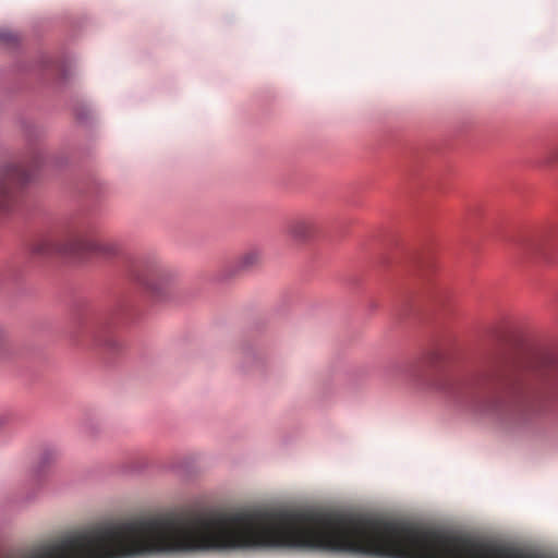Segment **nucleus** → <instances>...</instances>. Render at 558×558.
I'll list each match as a JSON object with an SVG mask.
<instances>
[{
    "label": "nucleus",
    "instance_id": "nucleus-9",
    "mask_svg": "<svg viewBox=\"0 0 558 558\" xmlns=\"http://www.w3.org/2000/svg\"><path fill=\"white\" fill-rule=\"evenodd\" d=\"M544 162L546 165H549V166H553V165H556L558 163V145L557 146H554L551 147L545 158H544Z\"/></svg>",
    "mask_w": 558,
    "mask_h": 558
},
{
    "label": "nucleus",
    "instance_id": "nucleus-10",
    "mask_svg": "<svg viewBox=\"0 0 558 558\" xmlns=\"http://www.w3.org/2000/svg\"><path fill=\"white\" fill-rule=\"evenodd\" d=\"M522 248L526 252H534L537 250V245L534 240H526L522 243Z\"/></svg>",
    "mask_w": 558,
    "mask_h": 558
},
{
    "label": "nucleus",
    "instance_id": "nucleus-3",
    "mask_svg": "<svg viewBox=\"0 0 558 558\" xmlns=\"http://www.w3.org/2000/svg\"><path fill=\"white\" fill-rule=\"evenodd\" d=\"M130 274L156 295L162 294L171 281L169 271L156 260L138 259L132 264Z\"/></svg>",
    "mask_w": 558,
    "mask_h": 558
},
{
    "label": "nucleus",
    "instance_id": "nucleus-7",
    "mask_svg": "<svg viewBox=\"0 0 558 558\" xmlns=\"http://www.w3.org/2000/svg\"><path fill=\"white\" fill-rule=\"evenodd\" d=\"M260 259H262V255H260L259 251H257V250H250V251L243 253L239 257L238 266L241 269H250V268L258 265Z\"/></svg>",
    "mask_w": 558,
    "mask_h": 558
},
{
    "label": "nucleus",
    "instance_id": "nucleus-1",
    "mask_svg": "<svg viewBox=\"0 0 558 558\" xmlns=\"http://www.w3.org/2000/svg\"><path fill=\"white\" fill-rule=\"evenodd\" d=\"M33 250L41 255L61 254L82 258L90 255L113 256L119 246L114 241L99 239L90 231L78 228L43 235L35 241Z\"/></svg>",
    "mask_w": 558,
    "mask_h": 558
},
{
    "label": "nucleus",
    "instance_id": "nucleus-5",
    "mask_svg": "<svg viewBox=\"0 0 558 558\" xmlns=\"http://www.w3.org/2000/svg\"><path fill=\"white\" fill-rule=\"evenodd\" d=\"M317 230V223L313 218H299L288 226V233L296 240H307Z\"/></svg>",
    "mask_w": 558,
    "mask_h": 558
},
{
    "label": "nucleus",
    "instance_id": "nucleus-6",
    "mask_svg": "<svg viewBox=\"0 0 558 558\" xmlns=\"http://www.w3.org/2000/svg\"><path fill=\"white\" fill-rule=\"evenodd\" d=\"M472 407L477 412L490 413L498 409V401L492 396L478 397L472 401Z\"/></svg>",
    "mask_w": 558,
    "mask_h": 558
},
{
    "label": "nucleus",
    "instance_id": "nucleus-8",
    "mask_svg": "<svg viewBox=\"0 0 558 558\" xmlns=\"http://www.w3.org/2000/svg\"><path fill=\"white\" fill-rule=\"evenodd\" d=\"M19 37L15 33L9 29H0V43L5 45H13L17 43Z\"/></svg>",
    "mask_w": 558,
    "mask_h": 558
},
{
    "label": "nucleus",
    "instance_id": "nucleus-2",
    "mask_svg": "<svg viewBox=\"0 0 558 558\" xmlns=\"http://www.w3.org/2000/svg\"><path fill=\"white\" fill-rule=\"evenodd\" d=\"M500 385L512 393L520 392L533 381L548 389L558 388V361L551 356L537 360H507L497 371Z\"/></svg>",
    "mask_w": 558,
    "mask_h": 558
},
{
    "label": "nucleus",
    "instance_id": "nucleus-4",
    "mask_svg": "<svg viewBox=\"0 0 558 558\" xmlns=\"http://www.w3.org/2000/svg\"><path fill=\"white\" fill-rule=\"evenodd\" d=\"M32 180V171L22 165L7 167L0 175V218L13 209L16 186Z\"/></svg>",
    "mask_w": 558,
    "mask_h": 558
}]
</instances>
